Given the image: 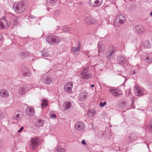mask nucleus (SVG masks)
Segmentation results:
<instances>
[{
	"instance_id": "obj_1",
	"label": "nucleus",
	"mask_w": 152,
	"mask_h": 152,
	"mask_svg": "<svg viewBox=\"0 0 152 152\" xmlns=\"http://www.w3.org/2000/svg\"><path fill=\"white\" fill-rule=\"evenodd\" d=\"M13 8L16 13L20 14L26 10V7L25 4L23 2H20L14 4Z\"/></svg>"
},
{
	"instance_id": "obj_2",
	"label": "nucleus",
	"mask_w": 152,
	"mask_h": 152,
	"mask_svg": "<svg viewBox=\"0 0 152 152\" xmlns=\"http://www.w3.org/2000/svg\"><path fill=\"white\" fill-rule=\"evenodd\" d=\"M126 16L123 14L118 15L113 21V24L116 26L122 25L126 22Z\"/></svg>"
},
{
	"instance_id": "obj_3",
	"label": "nucleus",
	"mask_w": 152,
	"mask_h": 152,
	"mask_svg": "<svg viewBox=\"0 0 152 152\" xmlns=\"http://www.w3.org/2000/svg\"><path fill=\"white\" fill-rule=\"evenodd\" d=\"M60 37L56 36H47L46 39V42L50 45L56 44L61 41Z\"/></svg>"
},
{
	"instance_id": "obj_4",
	"label": "nucleus",
	"mask_w": 152,
	"mask_h": 152,
	"mask_svg": "<svg viewBox=\"0 0 152 152\" xmlns=\"http://www.w3.org/2000/svg\"><path fill=\"white\" fill-rule=\"evenodd\" d=\"M40 142V140L36 137L31 139L29 145V147L32 150H35L38 147Z\"/></svg>"
},
{
	"instance_id": "obj_5",
	"label": "nucleus",
	"mask_w": 152,
	"mask_h": 152,
	"mask_svg": "<svg viewBox=\"0 0 152 152\" xmlns=\"http://www.w3.org/2000/svg\"><path fill=\"white\" fill-rule=\"evenodd\" d=\"M89 69L88 67H86L83 68L81 70L80 75L83 79H88L91 77V74L88 72L89 71Z\"/></svg>"
},
{
	"instance_id": "obj_6",
	"label": "nucleus",
	"mask_w": 152,
	"mask_h": 152,
	"mask_svg": "<svg viewBox=\"0 0 152 152\" xmlns=\"http://www.w3.org/2000/svg\"><path fill=\"white\" fill-rule=\"evenodd\" d=\"M10 24V22H8L4 17L0 20V29H7Z\"/></svg>"
},
{
	"instance_id": "obj_7",
	"label": "nucleus",
	"mask_w": 152,
	"mask_h": 152,
	"mask_svg": "<svg viewBox=\"0 0 152 152\" xmlns=\"http://www.w3.org/2000/svg\"><path fill=\"white\" fill-rule=\"evenodd\" d=\"M133 30L135 33L141 34L144 33L145 31V28L141 25L133 26Z\"/></svg>"
},
{
	"instance_id": "obj_8",
	"label": "nucleus",
	"mask_w": 152,
	"mask_h": 152,
	"mask_svg": "<svg viewBox=\"0 0 152 152\" xmlns=\"http://www.w3.org/2000/svg\"><path fill=\"white\" fill-rule=\"evenodd\" d=\"M73 86V83L71 82L66 83L64 86V91L68 93H72V89Z\"/></svg>"
},
{
	"instance_id": "obj_9",
	"label": "nucleus",
	"mask_w": 152,
	"mask_h": 152,
	"mask_svg": "<svg viewBox=\"0 0 152 152\" xmlns=\"http://www.w3.org/2000/svg\"><path fill=\"white\" fill-rule=\"evenodd\" d=\"M75 128L78 131L83 130L85 128L84 123L82 121H79L76 123L75 124Z\"/></svg>"
},
{
	"instance_id": "obj_10",
	"label": "nucleus",
	"mask_w": 152,
	"mask_h": 152,
	"mask_svg": "<svg viewBox=\"0 0 152 152\" xmlns=\"http://www.w3.org/2000/svg\"><path fill=\"white\" fill-rule=\"evenodd\" d=\"M102 0H89V4L92 7L99 6L101 4Z\"/></svg>"
},
{
	"instance_id": "obj_11",
	"label": "nucleus",
	"mask_w": 152,
	"mask_h": 152,
	"mask_svg": "<svg viewBox=\"0 0 152 152\" xmlns=\"http://www.w3.org/2000/svg\"><path fill=\"white\" fill-rule=\"evenodd\" d=\"M25 112L26 114L29 116H33L34 115L35 111L34 108L28 106L26 108Z\"/></svg>"
},
{
	"instance_id": "obj_12",
	"label": "nucleus",
	"mask_w": 152,
	"mask_h": 152,
	"mask_svg": "<svg viewBox=\"0 0 152 152\" xmlns=\"http://www.w3.org/2000/svg\"><path fill=\"white\" fill-rule=\"evenodd\" d=\"M108 91L110 92L113 95L115 96H120L121 94V91L118 89L110 88L109 89Z\"/></svg>"
},
{
	"instance_id": "obj_13",
	"label": "nucleus",
	"mask_w": 152,
	"mask_h": 152,
	"mask_svg": "<svg viewBox=\"0 0 152 152\" xmlns=\"http://www.w3.org/2000/svg\"><path fill=\"white\" fill-rule=\"evenodd\" d=\"M137 138V137L135 133H131L129 135L127 141L129 142H131L136 140Z\"/></svg>"
},
{
	"instance_id": "obj_14",
	"label": "nucleus",
	"mask_w": 152,
	"mask_h": 152,
	"mask_svg": "<svg viewBox=\"0 0 152 152\" xmlns=\"http://www.w3.org/2000/svg\"><path fill=\"white\" fill-rule=\"evenodd\" d=\"M29 86V85L27 84L23 86H20L19 89V93L22 95L25 94L26 91L29 89L28 88Z\"/></svg>"
},
{
	"instance_id": "obj_15",
	"label": "nucleus",
	"mask_w": 152,
	"mask_h": 152,
	"mask_svg": "<svg viewBox=\"0 0 152 152\" xmlns=\"http://www.w3.org/2000/svg\"><path fill=\"white\" fill-rule=\"evenodd\" d=\"M9 16L12 19L14 25H17L20 22V19L17 16L11 13L10 14Z\"/></svg>"
},
{
	"instance_id": "obj_16",
	"label": "nucleus",
	"mask_w": 152,
	"mask_h": 152,
	"mask_svg": "<svg viewBox=\"0 0 152 152\" xmlns=\"http://www.w3.org/2000/svg\"><path fill=\"white\" fill-rule=\"evenodd\" d=\"M114 53V48L112 47H110V50L108 51L107 55V57L109 60H110L113 57Z\"/></svg>"
},
{
	"instance_id": "obj_17",
	"label": "nucleus",
	"mask_w": 152,
	"mask_h": 152,
	"mask_svg": "<svg viewBox=\"0 0 152 152\" xmlns=\"http://www.w3.org/2000/svg\"><path fill=\"white\" fill-rule=\"evenodd\" d=\"M0 96L2 97L6 98L9 96L8 91L5 89H2L0 91Z\"/></svg>"
},
{
	"instance_id": "obj_18",
	"label": "nucleus",
	"mask_w": 152,
	"mask_h": 152,
	"mask_svg": "<svg viewBox=\"0 0 152 152\" xmlns=\"http://www.w3.org/2000/svg\"><path fill=\"white\" fill-rule=\"evenodd\" d=\"M74 106V104L73 101L67 102L65 103V109L66 110L73 108Z\"/></svg>"
},
{
	"instance_id": "obj_19",
	"label": "nucleus",
	"mask_w": 152,
	"mask_h": 152,
	"mask_svg": "<svg viewBox=\"0 0 152 152\" xmlns=\"http://www.w3.org/2000/svg\"><path fill=\"white\" fill-rule=\"evenodd\" d=\"M136 90L135 91V94L136 96L140 95H143L144 94V90L140 88H138L137 89L136 87L135 88Z\"/></svg>"
},
{
	"instance_id": "obj_20",
	"label": "nucleus",
	"mask_w": 152,
	"mask_h": 152,
	"mask_svg": "<svg viewBox=\"0 0 152 152\" xmlns=\"http://www.w3.org/2000/svg\"><path fill=\"white\" fill-rule=\"evenodd\" d=\"M85 20L86 23L88 24H95L96 23V20L95 19L91 18V17L90 16L86 18Z\"/></svg>"
},
{
	"instance_id": "obj_21",
	"label": "nucleus",
	"mask_w": 152,
	"mask_h": 152,
	"mask_svg": "<svg viewBox=\"0 0 152 152\" xmlns=\"http://www.w3.org/2000/svg\"><path fill=\"white\" fill-rule=\"evenodd\" d=\"M52 78L49 76L45 77L43 79V83L46 85L50 84L52 82Z\"/></svg>"
},
{
	"instance_id": "obj_22",
	"label": "nucleus",
	"mask_w": 152,
	"mask_h": 152,
	"mask_svg": "<svg viewBox=\"0 0 152 152\" xmlns=\"http://www.w3.org/2000/svg\"><path fill=\"white\" fill-rule=\"evenodd\" d=\"M87 93L84 91H82L79 95V100H83L86 99L87 96Z\"/></svg>"
},
{
	"instance_id": "obj_23",
	"label": "nucleus",
	"mask_w": 152,
	"mask_h": 152,
	"mask_svg": "<svg viewBox=\"0 0 152 152\" xmlns=\"http://www.w3.org/2000/svg\"><path fill=\"white\" fill-rule=\"evenodd\" d=\"M78 45L77 47H72L71 49L72 51L75 53L79 51L81 48V44L79 42H78Z\"/></svg>"
},
{
	"instance_id": "obj_24",
	"label": "nucleus",
	"mask_w": 152,
	"mask_h": 152,
	"mask_svg": "<svg viewBox=\"0 0 152 152\" xmlns=\"http://www.w3.org/2000/svg\"><path fill=\"white\" fill-rule=\"evenodd\" d=\"M117 61L119 63L124 64L126 63V60L122 56H121L118 57Z\"/></svg>"
},
{
	"instance_id": "obj_25",
	"label": "nucleus",
	"mask_w": 152,
	"mask_h": 152,
	"mask_svg": "<svg viewBox=\"0 0 152 152\" xmlns=\"http://www.w3.org/2000/svg\"><path fill=\"white\" fill-rule=\"evenodd\" d=\"M98 45L99 52L101 53L103 52L105 48L104 46L100 42H99Z\"/></svg>"
},
{
	"instance_id": "obj_26",
	"label": "nucleus",
	"mask_w": 152,
	"mask_h": 152,
	"mask_svg": "<svg viewBox=\"0 0 152 152\" xmlns=\"http://www.w3.org/2000/svg\"><path fill=\"white\" fill-rule=\"evenodd\" d=\"M142 45L144 48L148 49L151 47V45L148 40L144 41L142 43Z\"/></svg>"
},
{
	"instance_id": "obj_27",
	"label": "nucleus",
	"mask_w": 152,
	"mask_h": 152,
	"mask_svg": "<svg viewBox=\"0 0 152 152\" xmlns=\"http://www.w3.org/2000/svg\"><path fill=\"white\" fill-rule=\"evenodd\" d=\"M43 124V121L42 120L39 119L35 123V126L37 127L41 126Z\"/></svg>"
},
{
	"instance_id": "obj_28",
	"label": "nucleus",
	"mask_w": 152,
	"mask_h": 152,
	"mask_svg": "<svg viewBox=\"0 0 152 152\" xmlns=\"http://www.w3.org/2000/svg\"><path fill=\"white\" fill-rule=\"evenodd\" d=\"M23 115L21 113H20L19 114H17L16 115H14L12 117L13 119H16L17 121L20 120L22 117Z\"/></svg>"
},
{
	"instance_id": "obj_29",
	"label": "nucleus",
	"mask_w": 152,
	"mask_h": 152,
	"mask_svg": "<svg viewBox=\"0 0 152 152\" xmlns=\"http://www.w3.org/2000/svg\"><path fill=\"white\" fill-rule=\"evenodd\" d=\"M96 111L94 109H91L88 111V117H91L94 115Z\"/></svg>"
},
{
	"instance_id": "obj_30",
	"label": "nucleus",
	"mask_w": 152,
	"mask_h": 152,
	"mask_svg": "<svg viewBox=\"0 0 152 152\" xmlns=\"http://www.w3.org/2000/svg\"><path fill=\"white\" fill-rule=\"evenodd\" d=\"M61 28H62L63 32L64 33L69 32L71 30L70 27L66 26H64Z\"/></svg>"
},
{
	"instance_id": "obj_31",
	"label": "nucleus",
	"mask_w": 152,
	"mask_h": 152,
	"mask_svg": "<svg viewBox=\"0 0 152 152\" xmlns=\"http://www.w3.org/2000/svg\"><path fill=\"white\" fill-rule=\"evenodd\" d=\"M51 55L49 54L47 50H44L42 52V56L44 57H48L50 56Z\"/></svg>"
},
{
	"instance_id": "obj_32",
	"label": "nucleus",
	"mask_w": 152,
	"mask_h": 152,
	"mask_svg": "<svg viewBox=\"0 0 152 152\" xmlns=\"http://www.w3.org/2000/svg\"><path fill=\"white\" fill-rule=\"evenodd\" d=\"M145 61L148 63H151L152 61V58L150 56H147L144 58Z\"/></svg>"
},
{
	"instance_id": "obj_33",
	"label": "nucleus",
	"mask_w": 152,
	"mask_h": 152,
	"mask_svg": "<svg viewBox=\"0 0 152 152\" xmlns=\"http://www.w3.org/2000/svg\"><path fill=\"white\" fill-rule=\"evenodd\" d=\"M23 74L25 76H27L28 77H30L31 75L30 72L28 70H27L26 71H24Z\"/></svg>"
},
{
	"instance_id": "obj_34",
	"label": "nucleus",
	"mask_w": 152,
	"mask_h": 152,
	"mask_svg": "<svg viewBox=\"0 0 152 152\" xmlns=\"http://www.w3.org/2000/svg\"><path fill=\"white\" fill-rule=\"evenodd\" d=\"M57 152H64L65 150L63 148H61L60 146L58 147L56 149Z\"/></svg>"
},
{
	"instance_id": "obj_35",
	"label": "nucleus",
	"mask_w": 152,
	"mask_h": 152,
	"mask_svg": "<svg viewBox=\"0 0 152 152\" xmlns=\"http://www.w3.org/2000/svg\"><path fill=\"white\" fill-rule=\"evenodd\" d=\"M43 102L41 103V105L43 107H44L47 106L48 105L46 100L44 99L42 100Z\"/></svg>"
},
{
	"instance_id": "obj_36",
	"label": "nucleus",
	"mask_w": 152,
	"mask_h": 152,
	"mask_svg": "<svg viewBox=\"0 0 152 152\" xmlns=\"http://www.w3.org/2000/svg\"><path fill=\"white\" fill-rule=\"evenodd\" d=\"M103 134L104 133L102 131H99L97 136L99 137H101L103 135Z\"/></svg>"
},
{
	"instance_id": "obj_37",
	"label": "nucleus",
	"mask_w": 152,
	"mask_h": 152,
	"mask_svg": "<svg viewBox=\"0 0 152 152\" xmlns=\"http://www.w3.org/2000/svg\"><path fill=\"white\" fill-rule=\"evenodd\" d=\"M106 104V103L105 102H100L99 103V105L102 107H103Z\"/></svg>"
},
{
	"instance_id": "obj_38",
	"label": "nucleus",
	"mask_w": 152,
	"mask_h": 152,
	"mask_svg": "<svg viewBox=\"0 0 152 152\" xmlns=\"http://www.w3.org/2000/svg\"><path fill=\"white\" fill-rule=\"evenodd\" d=\"M28 17L29 18V19H34L36 18V17L31 15H30L28 16Z\"/></svg>"
},
{
	"instance_id": "obj_39",
	"label": "nucleus",
	"mask_w": 152,
	"mask_h": 152,
	"mask_svg": "<svg viewBox=\"0 0 152 152\" xmlns=\"http://www.w3.org/2000/svg\"><path fill=\"white\" fill-rule=\"evenodd\" d=\"M50 118L52 119H55L56 117V115L54 114H51L50 115Z\"/></svg>"
},
{
	"instance_id": "obj_40",
	"label": "nucleus",
	"mask_w": 152,
	"mask_h": 152,
	"mask_svg": "<svg viewBox=\"0 0 152 152\" xmlns=\"http://www.w3.org/2000/svg\"><path fill=\"white\" fill-rule=\"evenodd\" d=\"M47 1H48L50 4H53L56 1V0H47Z\"/></svg>"
},
{
	"instance_id": "obj_41",
	"label": "nucleus",
	"mask_w": 152,
	"mask_h": 152,
	"mask_svg": "<svg viewBox=\"0 0 152 152\" xmlns=\"http://www.w3.org/2000/svg\"><path fill=\"white\" fill-rule=\"evenodd\" d=\"M24 129V127L23 126H22L18 130V132L20 133V132H21L23 129Z\"/></svg>"
},
{
	"instance_id": "obj_42",
	"label": "nucleus",
	"mask_w": 152,
	"mask_h": 152,
	"mask_svg": "<svg viewBox=\"0 0 152 152\" xmlns=\"http://www.w3.org/2000/svg\"><path fill=\"white\" fill-rule=\"evenodd\" d=\"M81 143L82 144H83V145H85L86 144V141L84 140H82Z\"/></svg>"
},
{
	"instance_id": "obj_43",
	"label": "nucleus",
	"mask_w": 152,
	"mask_h": 152,
	"mask_svg": "<svg viewBox=\"0 0 152 152\" xmlns=\"http://www.w3.org/2000/svg\"><path fill=\"white\" fill-rule=\"evenodd\" d=\"M137 70H136V71L134 70L132 72V75H135V74H137Z\"/></svg>"
},
{
	"instance_id": "obj_44",
	"label": "nucleus",
	"mask_w": 152,
	"mask_h": 152,
	"mask_svg": "<svg viewBox=\"0 0 152 152\" xmlns=\"http://www.w3.org/2000/svg\"><path fill=\"white\" fill-rule=\"evenodd\" d=\"M3 38L2 35L1 34H0V40H2Z\"/></svg>"
},
{
	"instance_id": "obj_45",
	"label": "nucleus",
	"mask_w": 152,
	"mask_h": 152,
	"mask_svg": "<svg viewBox=\"0 0 152 152\" xmlns=\"http://www.w3.org/2000/svg\"><path fill=\"white\" fill-rule=\"evenodd\" d=\"M55 12H56V13L57 15L59 14L60 13L58 11H56Z\"/></svg>"
},
{
	"instance_id": "obj_46",
	"label": "nucleus",
	"mask_w": 152,
	"mask_h": 152,
	"mask_svg": "<svg viewBox=\"0 0 152 152\" xmlns=\"http://www.w3.org/2000/svg\"><path fill=\"white\" fill-rule=\"evenodd\" d=\"M149 129L152 131V125H151L150 126V128Z\"/></svg>"
},
{
	"instance_id": "obj_47",
	"label": "nucleus",
	"mask_w": 152,
	"mask_h": 152,
	"mask_svg": "<svg viewBox=\"0 0 152 152\" xmlns=\"http://www.w3.org/2000/svg\"><path fill=\"white\" fill-rule=\"evenodd\" d=\"M94 86V85L93 84L91 85V87H93Z\"/></svg>"
},
{
	"instance_id": "obj_48",
	"label": "nucleus",
	"mask_w": 152,
	"mask_h": 152,
	"mask_svg": "<svg viewBox=\"0 0 152 152\" xmlns=\"http://www.w3.org/2000/svg\"><path fill=\"white\" fill-rule=\"evenodd\" d=\"M150 15L151 16H152V11L151 12Z\"/></svg>"
},
{
	"instance_id": "obj_49",
	"label": "nucleus",
	"mask_w": 152,
	"mask_h": 152,
	"mask_svg": "<svg viewBox=\"0 0 152 152\" xmlns=\"http://www.w3.org/2000/svg\"><path fill=\"white\" fill-rule=\"evenodd\" d=\"M147 147H148V148L149 149V146H148V145H147Z\"/></svg>"
},
{
	"instance_id": "obj_50",
	"label": "nucleus",
	"mask_w": 152,
	"mask_h": 152,
	"mask_svg": "<svg viewBox=\"0 0 152 152\" xmlns=\"http://www.w3.org/2000/svg\"><path fill=\"white\" fill-rule=\"evenodd\" d=\"M22 53L23 54H25L24 53Z\"/></svg>"
},
{
	"instance_id": "obj_51",
	"label": "nucleus",
	"mask_w": 152,
	"mask_h": 152,
	"mask_svg": "<svg viewBox=\"0 0 152 152\" xmlns=\"http://www.w3.org/2000/svg\"><path fill=\"white\" fill-rule=\"evenodd\" d=\"M33 70H34V72H35V69H33Z\"/></svg>"
}]
</instances>
